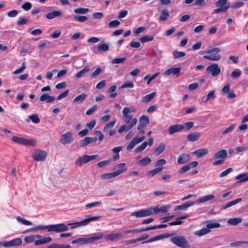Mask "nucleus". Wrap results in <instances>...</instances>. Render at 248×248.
<instances>
[{"label":"nucleus","mask_w":248,"mask_h":248,"mask_svg":"<svg viewBox=\"0 0 248 248\" xmlns=\"http://www.w3.org/2000/svg\"><path fill=\"white\" fill-rule=\"evenodd\" d=\"M123 120L124 124L121 125L118 130L119 133H122L124 131H128L131 129L137 123V119L133 118V115H124Z\"/></svg>","instance_id":"nucleus-1"},{"label":"nucleus","mask_w":248,"mask_h":248,"mask_svg":"<svg viewBox=\"0 0 248 248\" xmlns=\"http://www.w3.org/2000/svg\"><path fill=\"white\" fill-rule=\"evenodd\" d=\"M103 234L102 233H99L95 234L89 238H80L72 241V244H87L93 243L96 240H99L103 238Z\"/></svg>","instance_id":"nucleus-2"},{"label":"nucleus","mask_w":248,"mask_h":248,"mask_svg":"<svg viewBox=\"0 0 248 248\" xmlns=\"http://www.w3.org/2000/svg\"><path fill=\"white\" fill-rule=\"evenodd\" d=\"M220 51V49L218 47L209 49L204 51V53L209 54V55H204L203 58L211 61H218L221 58V55L218 54Z\"/></svg>","instance_id":"nucleus-3"},{"label":"nucleus","mask_w":248,"mask_h":248,"mask_svg":"<svg viewBox=\"0 0 248 248\" xmlns=\"http://www.w3.org/2000/svg\"><path fill=\"white\" fill-rule=\"evenodd\" d=\"M170 241L175 245L182 248H189V244L183 236L173 237Z\"/></svg>","instance_id":"nucleus-4"},{"label":"nucleus","mask_w":248,"mask_h":248,"mask_svg":"<svg viewBox=\"0 0 248 248\" xmlns=\"http://www.w3.org/2000/svg\"><path fill=\"white\" fill-rule=\"evenodd\" d=\"M98 156V155H83L78 157L75 162V165L78 167H81L83 164H86L89 162L95 159Z\"/></svg>","instance_id":"nucleus-5"},{"label":"nucleus","mask_w":248,"mask_h":248,"mask_svg":"<svg viewBox=\"0 0 248 248\" xmlns=\"http://www.w3.org/2000/svg\"><path fill=\"white\" fill-rule=\"evenodd\" d=\"M12 140L16 143L27 146H36L37 142L35 140H28L23 138L14 136Z\"/></svg>","instance_id":"nucleus-6"},{"label":"nucleus","mask_w":248,"mask_h":248,"mask_svg":"<svg viewBox=\"0 0 248 248\" xmlns=\"http://www.w3.org/2000/svg\"><path fill=\"white\" fill-rule=\"evenodd\" d=\"M100 217V216H96V217H91L88 218H86L81 221L80 222H77L73 223H69L68 225L71 226V229H73L82 226H85L88 224H89L91 221H95L97 220V219L99 218Z\"/></svg>","instance_id":"nucleus-7"},{"label":"nucleus","mask_w":248,"mask_h":248,"mask_svg":"<svg viewBox=\"0 0 248 248\" xmlns=\"http://www.w3.org/2000/svg\"><path fill=\"white\" fill-rule=\"evenodd\" d=\"M68 230V227L64 223L47 225V232H60Z\"/></svg>","instance_id":"nucleus-8"},{"label":"nucleus","mask_w":248,"mask_h":248,"mask_svg":"<svg viewBox=\"0 0 248 248\" xmlns=\"http://www.w3.org/2000/svg\"><path fill=\"white\" fill-rule=\"evenodd\" d=\"M31 157L37 161H43L46 157V152L39 149H35L32 154Z\"/></svg>","instance_id":"nucleus-9"},{"label":"nucleus","mask_w":248,"mask_h":248,"mask_svg":"<svg viewBox=\"0 0 248 248\" xmlns=\"http://www.w3.org/2000/svg\"><path fill=\"white\" fill-rule=\"evenodd\" d=\"M153 214L152 208L141 209L139 211H135L131 213V216H135L136 217L140 218L149 216Z\"/></svg>","instance_id":"nucleus-10"},{"label":"nucleus","mask_w":248,"mask_h":248,"mask_svg":"<svg viewBox=\"0 0 248 248\" xmlns=\"http://www.w3.org/2000/svg\"><path fill=\"white\" fill-rule=\"evenodd\" d=\"M74 140L73 134L68 131L62 134L60 139V141L62 144H67L71 143Z\"/></svg>","instance_id":"nucleus-11"},{"label":"nucleus","mask_w":248,"mask_h":248,"mask_svg":"<svg viewBox=\"0 0 248 248\" xmlns=\"http://www.w3.org/2000/svg\"><path fill=\"white\" fill-rule=\"evenodd\" d=\"M206 71L210 73L213 77H217L220 72V68L217 64H213L207 67Z\"/></svg>","instance_id":"nucleus-12"},{"label":"nucleus","mask_w":248,"mask_h":248,"mask_svg":"<svg viewBox=\"0 0 248 248\" xmlns=\"http://www.w3.org/2000/svg\"><path fill=\"white\" fill-rule=\"evenodd\" d=\"M145 139V137L144 136H143L140 138H139L137 136L135 137L128 145L126 147V149L129 151L132 150L136 145L143 141Z\"/></svg>","instance_id":"nucleus-13"},{"label":"nucleus","mask_w":248,"mask_h":248,"mask_svg":"<svg viewBox=\"0 0 248 248\" xmlns=\"http://www.w3.org/2000/svg\"><path fill=\"white\" fill-rule=\"evenodd\" d=\"M139 122L140 124L137 127L138 130H141L144 129L149 124V117L147 116L143 115L140 119Z\"/></svg>","instance_id":"nucleus-14"},{"label":"nucleus","mask_w":248,"mask_h":248,"mask_svg":"<svg viewBox=\"0 0 248 248\" xmlns=\"http://www.w3.org/2000/svg\"><path fill=\"white\" fill-rule=\"evenodd\" d=\"M123 236V234L122 233H112L106 235L105 239L107 241H114L121 239Z\"/></svg>","instance_id":"nucleus-15"},{"label":"nucleus","mask_w":248,"mask_h":248,"mask_svg":"<svg viewBox=\"0 0 248 248\" xmlns=\"http://www.w3.org/2000/svg\"><path fill=\"white\" fill-rule=\"evenodd\" d=\"M22 242V241L21 238H16L8 242L3 241V247H9L12 246H17L21 245Z\"/></svg>","instance_id":"nucleus-16"},{"label":"nucleus","mask_w":248,"mask_h":248,"mask_svg":"<svg viewBox=\"0 0 248 248\" xmlns=\"http://www.w3.org/2000/svg\"><path fill=\"white\" fill-rule=\"evenodd\" d=\"M184 128L182 124L172 125L169 128L168 132L170 135H173L175 133L182 131Z\"/></svg>","instance_id":"nucleus-17"},{"label":"nucleus","mask_w":248,"mask_h":248,"mask_svg":"<svg viewBox=\"0 0 248 248\" xmlns=\"http://www.w3.org/2000/svg\"><path fill=\"white\" fill-rule=\"evenodd\" d=\"M170 205H163L160 207L159 206H155L154 208H152V211L153 212V214H156L158 213L159 212H161L162 213H165L168 211V210L170 208Z\"/></svg>","instance_id":"nucleus-18"},{"label":"nucleus","mask_w":248,"mask_h":248,"mask_svg":"<svg viewBox=\"0 0 248 248\" xmlns=\"http://www.w3.org/2000/svg\"><path fill=\"white\" fill-rule=\"evenodd\" d=\"M154 140L152 138L149 139V142L145 141L140 146H139L135 150V152L137 153H140L144 150L148 145L152 146L153 144Z\"/></svg>","instance_id":"nucleus-19"},{"label":"nucleus","mask_w":248,"mask_h":248,"mask_svg":"<svg viewBox=\"0 0 248 248\" xmlns=\"http://www.w3.org/2000/svg\"><path fill=\"white\" fill-rule=\"evenodd\" d=\"M97 140V139L96 137H86L81 141L80 146L81 147H85L87 146L89 144L95 143Z\"/></svg>","instance_id":"nucleus-20"},{"label":"nucleus","mask_w":248,"mask_h":248,"mask_svg":"<svg viewBox=\"0 0 248 248\" xmlns=\"http://www.w3.org/2000/svg\"><path fill=\"white\" fill-rule=\"evenodd\" d=\"M190 159V155L188 154H183L178 158L177 163L179 164H185L188 162Z\"/></svg>","instance_id":"nucleus-21"},{"label":"nucleus","mask_w":248,"mask_h":248,"mask_svg":"<svg viewBox=\"0 0 248 248\" xmlns=\"http://www.w3.org/2000/svg\"><path fill=\"white\" fill-rule=\"evenodd\" d=\"M201 135L202 133L200 132H195L188 134L187 136V139L190 141L195 142L200 139Z\"/></svg>","instance_id":"nucleus-22"},{"label":"nucleus","mask_w":248,"mask_h":248,"mask_svg":"<svg viewBox=\"0 0 248 248\" xmlns=\"http://www.w3.org/2000/svg\"><path fill=\"white\" fill-rule=\"evenodd\" d=\"M227 156V151L225 150H221L214 154L213 158L224 159V161Z\"/></svg>","instance_id":"nucleus-23"},{"label":"nucleus","mask_w":248,"mask_h":248,"mask_svg":"<svg viewBox=\"0 0 248 248\" xmlns=\"http://www.w3.org/2000/svg\"><path fill=\"white\" fill-rule=\"evenodd\" d=\"M181 70V67H171L167 70H166L164 73V75L165 76H168L170 75L171 74H173L174 75H175L179 73Z\"/></svg>","instance_id":"nucleus-24"},{"label":"nucleus","mask_w":248,"mask_h":248,"mask_svg":"<svg viewBox=\"0 0 248 248\" xmlns=\"http://www.w3.org/2000/svg\"><path fill=\"white\" fill-rule=\"evenodd\" d=\"M208 153L209 151L207 149L201 148L193 152V154L196 155L198 157L200 158L206 155Z\"/></svg>","instance_id":"nucleus-25"},{"label":"nucleus","mask_w":248,"mask_h":248,"mask_svg":"<svg viewBox=\"0 0 248 248\" xmlns=\"http://www.w3.org/2000/svg\"><path fill=\"white\" fill-rule=\"evenodd\" d=\"M120 172H113L106 173L100 175V178L102 180L110 179L119 175Z\"/></svg>","instance_id":"nucleus-26"},{"label":"nucleus","mask_w":248,"mask_h":248,"mask_svg":"<svg viewBox=\"0 0 248 248\" xmlns=\"http://www.w3.org/2000/svg\"><path fill=\"white\" fill-rule=\"evenodd\" d=\"M62 16V12L59 10H54L51 12L47 13V19H52L55 17Z\"/></svg>","instance_id":"nucleus-27"},{"label":"nucleus","mask_w":248,"mask_h":248,"mask_svg":"<svg viewBox=\"0 0 248 248\" xmlns=\"http://www.w3.org/2000/svg\"><path fill=\"white\" fill-rule=\"evenodd\" d=\"M125 163H122L116 165L113 168V170H117L115 172H120L119 173V175H120L126 170L127 168L125 167Z\"/></svg>","instance_id":"nucleus-28"},{"label":"nucleus","mask_w":248,"mask_h":248,"mask_svg":"<svg viewBox=\"0 0 248 248\" xmlns=\"http://www.w3.org/2000/svg\"><path fill=\"white\" fill-rule=\"evenodd\" d=\"M207 223L206 227L210 230L211 229L219 228L220 227V224L215 220H212L207 221Z\"/></svg>","instance_id":"nucleus-29"},{"label":"nucleus","mask_w":248,"mask_h":248,"mask_svg":"<svg viewBox=\"0 0 248 248\" xmlns=\"http://www.w3.org/2000/svg\"><path fill=\"white\" fill-rule=\"evenodd\" d=\"M170 14L168 10L167 9H163L161 11V15L159 17V21H163L167 20Z\"/></svg>","instance_id":"nucleus-30"},{"label":"nucleus","mask_w":248,"mask_h":248,"mask_svg":"<svg viewBox=\"0 0 248 248\" xmlns=\"http://www.w3.org/2000/svg\"><path fill=\"white\" fill-rule=\"evenodd\" d=\"M194 204V202L191 201H188L182 205H178L176 206L175 208V210H180L182 209H186L190 206L193 205Z\"/></svg>","instance_id":"nucleus-31"},{"label":"nucleus","mask_w":248,"mask_h":248,"mask_svg":"<svg viewBox=\"0 0 248 248\" xmlns=\"http://www.w3.org/2000/svg\"><path fill=\"white\" fill-rule=\"evenodd\" d=\"M242 221V219L241 217H235L230 218L227 221V223L231 225H236Z\"/></svg>","instance_id":"nucleus-32"},{"label":"nucleus","mask_w":248,"mask_h":248,"mask_svg":"<svg viewBox=\"0 0 248 248\" xmlns=\"http://www.w3.org/2000/svg\"><path fill=\"white\" fill-rule=\"evenodd\" d=\"M87 95L85 93H83L78 96H77L73 101V103H82L83 102L85 99L87 97Z\"/></svg>","instance_id":"nucleus-33"},{"label":"nucleus","mask_w":248,"mask_h":248,"mask_svg":"<svg viewBox=\"0 0 248 248\" xmlns=\"http://www.w3.org/2000/svg\"><path fill=\"white\" fill-rule=\"evenodd\" d=\"M156 95L155 92H153L149 94L146 95L142 98V102L147 103L150 102Z\"/></svg>","instance_id":"nucleus-34"},{"label":"nucleus","mask_w":248,"mask_h":248,"mask_svg":"<svg viewBox=\"0 0 248 248\" xmlns=\"http://www.w3.org/2000/svg\"><path fill=\"white\" fill-rule=\"evenodd\" d=\"M210 232V230H209L208 228L206 227V228H202L200 230H198L197 231H196L194 232V234L196 235L201 236L202 235H204L205 234H206Z\"/></svg>","instance_id":"nucleus-35"},{"label":"nucleus","mask_w":248,"mask_h":248,"mask_svg":"<svg viewBox=\"0 0 248 248\" xmlns=\"http://www.w3.org/2000/svg\"><path fill=\"white\" fill-rule=\"evenodd\" d=\"M248 173H242L237 175L236 179L239 180L238 183H242L248 181Z\"/></svg>","instance_id":"nucleus-36"},{"label":"nucleus","mask_w":248,"mask_h":248,"mask_svg":"<svg viewBox=\"0 0 248 248\" xmlns=\"http://www.w3.org/2000/svg\"><path fill=\"white\" fill-rule=\"evenodd\" d=\"M151 162V159L150 157H145L140 160H139L137 163L140 166H145L150 164Z\"/></svg>","instance_id":"nucleus-37"},{"label":"nucleus","mask_w":248,"mask_h":248,"mask_svg":"<svg viewBox=\"0 0 248 248\" xmlns=\"http://www.w3.org/2000/svg\"><path fill=\"white\" fill-rule=\"evenodd\" d=\"M163 167H157L153 170H150L147 172V174L150 177H152L162 171Z\"/></svg>","instance_id":"nucleus-38"},{"label":"nucleus","mask_w":248,"mask_h":248,"mask_svg":"<svg viewBox=\"0 0 248 248\" xmlns=\"http://www.w3.org/2000/svg\"><path fill=\"white\" fill-rule=\"evenodd\" d=\"M215 196L214 195H209L202 197L198 200L199 203H203L214 199Z\"/></svg>","instance_id":"nucleus-39"},{"label":"nucleus","mask_w":248,"mask_h":248,"mask_svg":"<svg viewBox=\"0 0 248 248\" xmlns=\"http://www.w3.org/2000/svg\"><path fill=\"white\" fill-rule=\"evenodd\" d=\"M90 67L89 66H86L83 69L78 72L76 76V78H81L84 76L85 73L90 71Z\"/></svg>","instance_id":"nucleus-40"},{"label":"nucleus","mask_w":248,"mask_h":248,"mask_svg":"<svg viewBox=\"0 0 248 248\" xmlns=\"http://www.w3.org/2000/svg\"><path fill=\"white\" fill-rule=\"evenodd\" d=\"M241 201H242L241 198H238L236 200H234L233 201L229 202L227 204H226V205L223 206V208L226 209L228 207H230L232 205H234L237 204V203H238Z\"/></svg>","instance_id":"nucleus-41"},{"label":"nucleus","mask_w":248,"mask_h":248,"mask_svg":"<svg viewBox=\"0 0 248 248\" xmlns=\"http://www.w3.org/2000/svg\"><path fill=\"white\" fill-rule=\"evenodd\" d=\"M74 19L75 21L79 22H84L88 19V18L87 16H85L76 15L74 16Z\"/></svg>","instance_id":"nucleus-42"},{"label":"nucleus","mask_w":248,"mask_h":248,"mask_svg":"<svg viewBox=\"0 0 248 248\" xmlns=\"http://www.w3.org/2000/svg\"><path fill=\"white\" fill-rule=\"evenodd\" d=\"M47 248H71V246L68 244L61 245L58 244H52L48 246Z\"/></svg>","instance_id":"nucleus-43"},{"label":"nucleus","mask_w":248,"mask_h":248,"mask_svg":"<svg viewBox=\"0 0 248 248\" xmlns=\"http://www.w3.org/2000/svg\"><path fill=\"white\" fill-rule=\"evenodd\" d=\"M89 11V9L79 7L74 9V12L76 14H85Z\"/></svg>","instance_id":"nucleus-44"},{"label":"nucleus","mask_w":248,"mask_h":248,"mask_svg":"<svg viewBox=\"0 0 248 248\" xmlns=\"http://www.w3.org/2000/svg\"><path fill=\"white\" fill-rule=\"evenodd\" d=\"M165 147V145L163 143H162L155 149L154 152L156 153L157 155H159L164 151Z\"/></svg>","instance_id":"nucleus-45"},{"label":"nucleus","mask_w":248,"mask_h":248,"mask_svg":"<svg viewBox=\"0 0 248 248\" xmlns=\"http://www.w3.org/2000/svg\"><path fill=\"white\" fill-rule=\"evenodd\" d=\"M154 36L153 35H145L140 39V41L141 43H145L154 40Z\"/></svg>","instance_id":"nucleus-46"},{"label":"nucleus","mask_w":248,"mask_h":248,"mask_svg":"<svg viewBox=\"0 0 248 248\" xmlns=\"http://www.w3.org/2000/svg\"><path fill=\"white\" fill-rule=\"evenodd\" d=\"M116 122V119L114 120L113 121L109 122L104 128L103 131L104 132H107L108 129H110V128H112L115 123Z\"/></svg>","instance_id":"nucleus-47"},{"label":"nucleus","mask_w":248,"mask_h":248,"mask_svg":"<svg viewBox=\"0 0 248 248\" xmlns=\"http://www.w3.org/2000/svg\"><path fill=\"white\" fill-rule=\"evenodd\" d=\"M235 127V124H232L230 126H229L228 128L223 130L221 134L222 135H225L231 132L234 129Z\"/></svg>","instance_id":"nucleus-48"},{"label":"nucleus","mask_w":248,"mask_h":248,"mask_svg":"<svg viewBox=\"0 0 248 248\" xmlns=\"http://www.w3.org/2000/svg\"><path fill=\"white\" fill-rule=\"evenodd\" d=\"M109 49V46L107 44H101L98 46V50L100 51H107Z\"/></svg>","instance_id":"nucleus-49"},{"label":"nucleus","mask_w":248,"mask_h":248,"mask_svg":"<svg viewBox=\"0 0 248 248\" xmlns=\"http://www.w3.org/2000/svg\"><path fill=\"white\" fill-rule=\"evenodd\" d=\"M229 8V6L228 5L224 6L223 7H219L218 8L214 10L213 13L215 14H217L221 12H225L227 11Z\"/></svg>","instance_id":"nucleus-50"},{"label":"nucleus","mask_w":248,"mask_h":248,"mask_svg":"<svg viewBox=\"0 0 248 248\" xmlns=\"http://www.w3.org/2000/svg\"><path fill=\"white\" fill-rule=\"evenodd\" d=\"M186 55V53L184 52L178 51L175 50L173 52V56L174 58L177 59L180 57H184Z\"/></svg>","instance_id":"nucleus-51"},{"label":"nucleus","mask_w":248,"mask_h":248,"mask_svg":"<svg viewBox=\"0 0 248 248\" xmlns=\"http://www.w3.org/2000/svg\"><path fill=\"white\" fill-rule=\"evenodd\" d=\"M16 220L22 224L26 225H31L32 224L31 222L26 220L19 216L16 217Z\"/></svg>","instance_id":"nucleus-52"},{"label":"nucleus","mask_w":248,"mask_h":248,"mask_svg":"<svg viewBox=\"0 0 248 248\" xmlns=\"http://www.w3.org/2000/svg\"><path fill=\"white\" fill-rule=\"evenodd\" d=\"M29 118L30 119L33 123L35 124H37L40 122V119L36 114H33L29 116Z\"/></svg>","instance_id":"nucleus-53"},{"label":"nucleus","mask_w":248,"mask_h":248,"mask_svg":"<svg viewBox=\"0 0 248 248\" xmlns=\"http://www.w3.org/2000/svg\"><path fill=\"white\" fill-rule=\"evenodd\" d=\"M120 24V22L118 20H112L109 22L108 27L110 28H115Z\"/></svg>","instance_id":"nucleus-54"},{"label":"nucleus","mask_w":248,"mask_h":248,"mask_svg":"<svg viewBox=\"0 0 248 248\" xmlns=\"http://www.w3.org/2000/svg\"><path fill=\"white\" fill-rule=\"evenodd\" d=\"M101 201H97L86 204L85 206L86 208H92L94 206L100 205L101 204Z\"/></svg>","instance_id":"nucleus-55"},{"label":"nucleus","mask_w":248,"mask_h":248,"mask_svg":"<svg viewBox=\"0 0 248 248\" xmlns=\"http://www.w3.org/2000/svg\"><path fill=\"white\" fill-rule=\"evenodd\" d=\"M228 0H219L215 3L217 7H223L227 3Z\"/></svg>","instance_id":"nucleus-56"},{"label":"nucleus","mask_w":248,"mask_h":248,"mask_svg":"<svg viewBox=\"0 0 248 248\" xmlns=\"http://www.w3.org/2000/svg\"><path fill=\"white\" fill-rule=\"evenodd\" d=\"M32 5L29 2H26L22 5L21 7L26 11L30 10L31 8Z\"/></svg>","instance_id":"nucleus-57"},{"label":"nucleus","mask_w":248,"mask_h":248,"mask_svg":"<svg viewBox=\"0 0 248 248\" xmlns=\"http://www.w3.org/2000/svg\"><path fill=\"white\" fill-rule=\"evenodd\" d=\"M110 159L100 161L97 163V166L100 168H102L108 164L110 162Z\"/></svg>","instance_id":"nucleus-58"},{"label":"nucleus","mask_w":248,"mask_h":248,"mask_svg":"<svg viewBox=\"0 0 248 248\" xmlns=\"http://www.w3.org/2000/svg\"><path fill=\"white\" fill-rule=\"evenodd\" d=\"M134 87V84L132 82H128L124 83L121 88H132Z\"/></svg>","instance_id":"nucleus-59"},{"label":"nucleus","mask_w":248,"mask_h":248,"mask_svg":"<svg viewBox=\"0 0 248 248\" xmlns=\"http://www.w3.org/2000/svg\"><path fill=\"white\" fill-rule=\"evenodd\" d=\"M128 14V12L127 10H122L120 11L119 15L118 16V18L119 19H121L125 17Z\"/></svg>","instance_id":"nucleus-60"},{"label":"nucleus","mask_w":248,"mask_h":248,"mask_svg":"<svg viewBox=\"0 0 248 248\" xmlns=\"http://www.w3.org/2000/svg\"><path fill=\"white\" fill-rule=\"evenodd\" d=\"M232 171V168H229L227 169V170H225L222 172L220 174L219 176L220 177L225 176L227 175H228L229 173L231 172Z\"/></svg>","instance_id":"nucleus-61"},{"label":"nucleus","mask_w":248,"mask_h":248,"mask_svg":"<svg viewBox=\"0 0 248 248\" xmlns=\"http://www.w3.org/2000/svg\"><path fill=\"white\" fill-rule=\"evenodd\" d=\"M97 108V106L96 105H94L91 108L89 109L86 112V114L88 115H90L92 114L94 111H95Z\"/></svg>","instance_id":"nucleus-62"},{"label":"nucleus","mask_w":248,"mask_h":248,"mask_svg":"<svg viewBox=\"0 0 248 248\" xmlns=\"http://www.w3.org/2000/svg\"><path fill=\"white\" fill-rule=\"evenodd\" d=\"M190 170L189 167L188 165L183 166L178 171V172L180 174L185 173Z\"/></svg>","instance_id":"nucleus-63"},{"label":"nucleus","mask_w":248,"mask_h":248,"mask_svg":"<svg viewBox=\"0 0 248 248\" xmlns=\"http://www.w3.org/2000/svg\"><path fill=\"white\" fill-rule=\"evenodd\" d=\"M66 69H62L60 70L59 72H57V78H61L62 77L64 76L67 73Z\"/></svg>","instance_id":"nucleus-64"}]
</instances>
